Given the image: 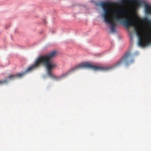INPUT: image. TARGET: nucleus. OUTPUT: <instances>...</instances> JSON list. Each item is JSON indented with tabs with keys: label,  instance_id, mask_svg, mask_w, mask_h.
Wrapping results in <instances>:
<instances>
[{
	"label": "nucleus",
	"instance_id": "nucleus-3",
	"mask_svg": "<svg viewBox=\"0 0 151 151\" xmlns=\"http://www.w3.org/2000/svg\"><path fill=\"white\" fill-rule=\"evenodd\" d=\"M134 3L133 7L135 10L138 9L142 5L144 6L145 12L148 15L151 14V6L142 0H122ZM141 21L147 25V28L143 34L138 26H135L134 29L137 35L139 37L138 45L141 47L150 45L151 43V19L145 17Z\"/></svg>",
	"mask_w": 151,
	"mask_h": 151
},
{
	"label": "nucleus",
	"instance_id": "nucleus-4",
	"mask_svg": "<svg viewBox=\"0 0 151 151\" xmlns=\"http://www.w3.org/2000/svg\"><path fill=\"white\" fill-rule=\"evenodd\" d=\"M37 58L34 64L28 68L24 72L18 73L14 75H10L7 78L3 80H0V84H4L7 83L8 81V79L11 80L17 78H22L27 73L31 72L33 69L38 67V66L36 65V63H37Z\"/></svg>",
	"mask_w": 151,
	"mask_h": 151
},
{
	"label": "nucleus",
	"instance_id": "nucleus-1",
	"mask_svg": "<svg viewBox=\"0 0 151 151\" xmlns=\"http://www.w3.org/2000/svg\"><path fill=\"white\" fill-rule=\"evenodd\" d=\"M57 54L56 51H54L45 55L39 57L37 58V63H36V65L38 66V67L41 65L46 66L47 68L48 75L57 81L65 78L71 73L82 68H89L96 71H104L118 67L124 64V56L113 65L110 67H104L93 65L89 63H86L80 64L70 69L66 73L62 74L60 76H57L54 75L51 71L52 70L58 67L57 63L52 60L53 59L56 57Z\"/></svg>",
	"mask_w": 151,
	"mask_h": 151
},
{
	"label": "nucleus",
	"instance_id": "nucleus-2",
	"mask_svg": "<svg viewBox=\"0 0 151 151\" xmlns=\"http://www.w3.org/2000/svg\"><path fill=\"white\" fill-rule=\"evenodd\" d=\"M116 4L110 1L102 2L100 4L103 11L102 16L104 22L111 26L110 29L112 32L115 31L116 22H120L127 28L134 24L133 21L130 17L124 19L125 13L124 9L112 6Z\"/></svg>",
	"mask_w": 151,
	"mask_h": 151
},
{
	"label": "nucleus",
	"instance_id": "nucleus-5",
	"mask_svg": "<svg viewBox=\"0 0 151 151\" xmlns=\"http://www.w3.org/2000/svg\"><path fill=\"white\" fill-rule=\"evenodd\" d=\"M96 5H98V4H96Z\"/></svg>",
	"mask_w": 151,
	"mask_h": 151
}]
</instances>
